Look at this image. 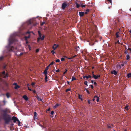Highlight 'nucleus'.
<instances>
[{"label": "nucleus", "mask_w": 131, "mask_h": 131, "mask_svg": "<svg viewBox=\"0 0 131 131\" xmlns=\"http://www.w3.org/2000/svg\"><path fill=\"white\" fill-rule=\"evenodd\" d=\"M2 111L4 113L3 114V119L5 121V123L8 124L12 120L10 116L7 114V111L6 110H3Z\"/></svg>", "instance_id": "obj_1"}, {"label": "nucleus", "mask_w": 131, "mask_h": 131, "mask_svg": "<svg viewBox=\"0 0 131 131\" xmlns=\"http://www.w3.org/2000/svg\"><path fill=\"white\" fill-rule=\"evenodd\" d=\"M16 41V39L14 37L11 38L9 39L8 49L9 51H14L16 49V48H14L13 46H11V44Z\"/></svg>", "instance_id": "obj_2"}, {"label": "nucleus", "mask_w": 131, "mask_h": 131, "mask_svg": "<svg viewBox=\"0 0 131 131\" xmlns=\"http://www.w3.org/2000/svg\"><path fill=\"white\" fill-rule=\"evenodd\" d=\"M68 6V5L65 2H64L62 5V8L63 9H64L66 7Z\"/></svg>", "instance_id": "obj_3"}, {"label": "nucleus", "mask_w": 131, "mask_h": 131, "mask_svg": "<svg viewBox=\"0 0 131 131\" xmlns=\"http://www.w3.org/2000/svg\"><path fill=\"white\" fill-rule=\"evenodd\" d=\"M2 76L4 78H5L7 77H8V75L7 73H5V71H4L2 73Z\"/></svg>", "instance_id": "obj_4"}, {"label": "nucleus", "mask_w": 131, "mask_h": 131, "mask_svg": "<svg viewBox=\"0 0 131 131\" xmlns=\"http://www.w3.org/2000/svg\"><path fill=\"white\" fill-rule=\"evenodd\" d=\"M12 119L14 123H15L16 121H17L19 119L15 116H13L12 117Z\"/></svg>", "instance_id": "obj_5"}, {"label": "nucleus", "mask_w": 131, "mask_h": 131, "mask_svg": "<svg viewBox=\"0 0 131 131\" xmlns=\"http://www.w3.org/2000/svg\"><path fill=\"white\" fill-rule=\"evenodd\" d=\"M59 46L58 45H57L56 44H54L52 47V49L54 50H55Z\"/></svg>", "instance_id": "obj_6"}, {"label": "nucleus", "mask_w": 131, "mask_h": 131, "mask_svg": "<svg viewBox=\"0 0 131 131\" xmlns=\"http://www.w3.org/2000/svg\"><path fill=\"white\" fill-rule=\"evenodd\" d=\"M97 27L96 26H94L93 28L92 31L93 32H94L97 31Z\"/></svg>", "instance_id": "obj_7"}, {"label": "nucleus", "mask_w": 131, "mask_h": 131, "mask_svg": "<svg viewBox=\"0 0 131 131\" xmlns=\"http://www.w3.org/2000/svg\"><path fill=\"white\" fill-rule=\"evenodd\" d=\"M93 78H94L95 79H98L100 77V75H96L94 74H93Z\"/></svg>", "instance_id": "obj_8"}, {"label": "nucleus", "mask_w": 131, "mask_h": 131, "mask_svg": "<svg viewBox=\"0 0 131 131\" xmlns=\"http://www.w3.org/2000/svg\"><path fill=\"white\" fill-rule=\"evenodd\" d=\"M111 73L112 74L116 75L117 73V72L115 70H112L111 71Z\"/></svg>", "instance_id": "obj_9"}, {"label": "nucleus", "mask_w": 131, "mask_h": 131, "mask_svg": "<svg viewBox=\"0 0 131 131\" xmlns=\"http://www.w3.org/2000/svg\"><path fill=\"white\" fill-rule=\"evenodd\" d=\"M34 118L35 119H37V113L36 112H34Z\"/></svg>", "instance_id": "obj_10"}, {"label": "nucleus", "mask_w": 131, "mask_h": 131, "mask_svg": "<svg viewBox=\"0 0 131 131\" xmlns=\"http://www.w3.org/2000/svg\"><path fill=\"white\" fill-rule=\"evenodd\" d=\"M84 14V12H79V15L81 17H83Z\"/></svg>", "instance_id": "obj_11"}, {"label": "nucleus", "mask_w": 131, "mask_h": 131, "mask_svg": "<svg viewBox=\"0 0 131 131\" xmlns=\"http://www.w3.org/2000/svg\"><path fill=\"white\" fill-rule=\"evenodd\" d=\"M91 76L90 75H88V76H83V78L84 79L85 78H86L87 79H88L89 78H91Z\"/></svg>", "instance_id": "obj_12"}, {"label": "nucleus", "mask_w": 131, "mask_h": 131, "mask_svg": "<svg viewBox=\"0 0 131 131\" xmlns=\"http://www.w3.org/2000/svg\"><path fill=\"white\" fill-rule=\"evenodd\" d=\"M23 98L26 101H27L28 100V98L26 95H24L23 96Z\"/></svg>", "instance_id": "obj_13"}, {"label": "nucleus", "mask_w": 131, "mask_h": 131, "mask_svg": "<svg viewBox=\"0 0 131 131\" xmlns=\"http://www.w3.org/2000/svg\"><path fill=\"white\" fill-rule=\"evenodd\" d=\"M94 98H96V101L97 102H98L99 101V97L95 95L94 97Z\"/></svg>", "instance_id": "obj_14"}, {"label": "nucleus", "mask_w": 131, "mask_h": 131, "mask_svg": "<svg viewBox=\"0 0 131 131\" xmlns=\"http://www.w3.org/2000/svg\"><path fill=\"white\" fill-rule=\"evenodd\" d=\"M119 33V32L118 31L115 34V36H116V37L117 38H118L119 37L118 34Z\"/></svg>", "instance_id": "obj_15"}, {"label": "nucleus", "mask_w": 131, "mask_h": 131, "mask_svg": "<svg viewBox=\"0 0 131 131\" xmlns=\"http://www.w3.org/2000/svg\"><path fill=\"white\" fill-rule=\"evenodd\" d=\"M129 107V106L127 105H126L125 107L124 108L126 110H128V107Z\"/></svg>", "instance_id": "obj_16"}, {"label": "nucleus", "mask_w": 131, "mask_h": 131, "mask_svg": "<svg viewBox=\"0 0 131 131\" xmlns=\"http://www.w3.org/2000/svg\"><path fill=\"white\" fill-rule=\"evenodd\" d=\"M82 96L81 95H80V94H79V95H78V97H79V99L81 100H82Z\"/></svg>", "instance_id": "obj_17"}, {"label": "nucleus", "mask_w": 131, "mask_h": 131, "mask_svg": "<svg viewBox=\"0 0 131 131\" xmlns=\"http://www.w3.org/2000/svg\"><path fill=\"white\" fill-rule=\"evenodd\" d=\"M127 77L128 78H129L131 77V73H128L127 74Z\"/></svg>", "instance_id": "obj_18"}, {"label": "nucleus", "mask_w": 131, "mask_h": 131, "mask_svg": "<svg viewBox=\"0 0 131 131\" xmlns=\"http://www.w3.org/2000/svg\"><path fill=\"white\" fill-rule=\"evenodd\" d=\"M45 82H47L48 81L47 77V75H45Z\"/></svg>", "instance_id": "obj_19"}, {"label": "nucleus", "mask_w": 131, "mask_h": 131, "mask_svg": "<svg viewBox=\"0 0 131 131\" xmlns=\"http://www.w3.org/2000/svg\"><path fill=\"white\" fill-rule=\"evenodd\" d=\"M43 73L45 74V75H47V71L46 70H45L43 72Z\"/></svg>", "instance_id": "obj_20"}, {"label": "nucleus", "mask_w": 131, "mask_h": 131, "mask_svg": "<svg viewBox=\"0 0 131 131\" xmlns=\"http://www.w3.org/2000/svg\"><path fill=\"white\" fill-rule=\"evenodd\" d=\"M19 88L20 86L18 85H16L14 87V88L15 89H17Z\"/></svg>", "instance_id": "obj_21"}, {"label": "nucleus", "mask_w": 131, "mask_h": 131, "mask_svg": "<svg viewBox=\"0 0 131 131\" xmlns=\"http://www.w3.org/2000/svg\"><path fill=\"white\" fill-rule=\"evenodd\" d=\"M60 105L58 104H56L54 107V108H56L57 107L59 106Z\"/></svg>", "instance_id": "obj_22"}, {"label": "nucleus", "mask_w": 131, "mask_h": 131, "mask_svg": "<svg viewBox=\"0 0 131 131\" xmlns=\"http://www.w3.org/2000/svg\"><path fill=\"white\" fill-rule=\"evenodd\" d=\"M76 80V78L74 77H72V81Z\"/></svg>", "instance_id": "obj_23"}, {"label": "nucleus", "mask_w": 131, "mask_h": 131, "mask_svg": "<svg viewBox=\"0 0 131 131\" xmlns=\"http://www.w3.org/2000/svg\"><path fill=\"white\" fill-rule=\"evenodd\" d=\"M84 84L85 85H86L88 86V84L87 83V82L86 81H85L84 82Z\"/></svg>", "instance_id": "obj_24"}, {"label": "nucleus", "mask_w": 131, "mask_h": 131, "mask_svg": "<svg viewBox=\"0 0 131 131\" xmlns=\"http://www.w3.org/2000/svg\"><path fill=\"white\" fill-rule=\"evenodd\" d=\"M95 43H93V42H90L89 43L90 45L93 46L94 44Z\"/></svg>", "instance_id": "obj_25"}, {"label": "nucleus", "mask_w": 131, "mask_h": 131, "mask_svg": "<svg viewBox=\"0 0 131 131\" xmlns=\"http://www.w3.org/2000/svg\"><path fill=\"white\" fill-rule=\"evenodd\" d=\"M130 58L129 56V55H127L126 56V59L128 60Z\"/></svg>", "instance_id": "obj_26"}, {"label": "nucleus", "mask_w": 131, "mask_h": 131, "mask_svg": "<svg viewBox=\"0 0 131 131\" xmlns=\"http://www.w3.org/2000/svg\"><path fill=\"white\" fill-rule=\"evenodd\" d=\"M38 35L39 36H41L42 35H41V34L40 31H38Z\"/></svg>", "instance_id": "obj_27"}, {"label": "nucleus", "mask_w": 131, "mask_h": 131, "mask_svg": "<svg viewBox=\"0 0 131 131\" xmlns=\"http://www.w3.org/2000/svg\"><path fill=\"white\" fill-rule=\"evenodd\" d=\"M37 99L39 101H42V100L39 97L37 98Z\"/></svg>", "instance_id": "obj_28"}, {"label": "nucleus", "mask_w": 131, "mask_h": 131, "mask_svg": "<svg viewBox=\"0 0 131 131\" xmlns=\"http://www.w3.org/2000/svg\"><path fill=\"white\" fill-rule=\"evenodd\" d=\"M76 7L77 8H79L80 6V5L78 4L77 3L76 4Z\"/></svg>", "instance_id": "obj_29"}, {"label": "nucleus", "mask_w": 131, "mask_h": 131, "mask_svg": "<svg viewBox=\"0 0 131 131\" xmlns=\"http://www.w3.org/2000/svg\"><path fill=\"white\" fill-rule=\"evenodd\" d=\"M17 122H18V125L19 126H21V125H20V121H19V120H18Z\"/></svg>", "instance_id": "obj_30"}, {"label": "nucleus", "mask_w": 131, "mask_h": 131, "mask_svg": "<svg viewBox=\"0 0 131 131\" xmlns=\"http://www.w3.org/2000/svg\"><path fill=\"white\" fill-rule=\"evenodd\" d=\"M71 91V89H70V88H69V89H66V92H67L69 91Z\"/></svg>", "instance_id": "obj_31"}, {"label": "nucleus", "mask_w": 131, "mask_h": 131, "mask_svg": "<svg viewBox=\"0 0 131 131\" xmlns=\"http://www.w3.org/2000/svg\"><path fill=\"white\" fill-rule=\"evenodd\" d=\"M4 58V57L3 56H1L0 57V60H2Z\"/></svg>", "instance_id": "obj_32"}, {"label": "nucleus", "mask_w": 131, "mask_h": 131, "mask_svg": "<svg viewBox=\"0 0 131 131\" xmlns=\"http://www.w3.org/2000/svg\"><path fill=\"white\" fill-rule=\"evenodd\" d=\"M107 127L108 128H110L111 127V126L108 125H107Z\"/></svg>", "instance_id": "obj_33"}, {"label": "nucleus", "mask_w": 131, "mask_h": 131, "mask_svg": "<svg viewBox=\"0 0 131 131\" xmlns=\"http://www.w3.org/2000/svg\"><path fill=\"white\" fill-rule=\"evenodd\" d=\"M85 6L86 5H81V6L82 7V8H83V7H85Z\"/></svg>", "instance_id": "obj_34"}, {"label": "nucleus", "mask_w": 131, "mask_h": 131, "mask_svg": "<svg viewBox=\"0 0 131 131\" xmlns=\"http://www.w3.org/2000/svg\"><path fill=\"white\" fill-rule=\"evenodd\" d=\"M67 71H68V70H67V69H65V71L63 72V74H64L66 73L67 72Z\"/></svg>", "instance_id": "obj_35"}, {"label": "nucleus", "mask_w": 131, "mask_h": 131, "mask_svg": "<svg viewBox=\"0 0 131 131\" xmlns=\"http://www.w3.org/2000/svg\"><path fill=\"white\" fill-rule=\"evenodd\" d=\"M49 66H48L47 67H46V69H45V70H46L47 71V70H48V68H49Z\"/></svg>", "instance_id": "obj_36"}, {"label": "nucleus", "mask_w": 131, "mask_h": 131, "mask_svg": "<svg viewBox=\"0 0 131 131\" xmlns=\"http://www.w3.org/2000/svg\"><path fill=\"white\" fill-rule=\"evenodd\" d=\"M41 37H42L41 40H43V39L45 38V36L44 35H43Z\"/></svg>", "instance_id": "obj_37"}, {"label": "nucleus", "mask_w": 131, "mask_h": 131, "mask_svg": "<svg viewBox=\"0 0 131 131\" xmlns=\"http://www.w3.org/2000/svg\"><path fill=\"white\" fill-rule=\"evenodd\" d=\"M45 23L44 22H42L41 23V24H40L41 25V26H42L44 24H45Z\"/></svg>", "instance_id": "obj_38"}, {"label": "nucleus", "mask_w": 131, "mask_h": 131, "mask_svg": "<svg viewBox=\"0 0 131 131\" xmlns=\"http://www.w3.org/2000/svg\"><path fill=\"white\" fill-rule=\"evenodd\" d=\"M54 63L53 62H52L49 65V66H50V65H53Z\"/></svg>", "instance_id": "obj_39"}, {"label": "nucleus", "mask_w": 131, "mask_h": 131, "mask_svg": "<svg viewBox=\"0 0 131 131\" xmlns=\"http://www.w3.org/2000/svg\"><path fill=\"white\" fill-rule=\"evenodd\" d=\"M60 61V60L59 59H57L56 60V62H59Z\"/></svg>", "instance_id": "obj_40"}, {"label": "nucleus", "mask_w": 131, "mask_h": 131, "mask_svg": "<svg viewBox=\"0 0 131 131\" xmlns=\"http://www.w3.org/2000/svg\"><path fill=\"white\" fill-rule=\"evenodd\" d=\"M51 52L52 53V54H53L55 53V52L54 50H52L51 51Z\"/></svg>", "instance_id": "obj_41"}, {"label": "nucleus", "mask_w": 131, "mask_h": 131, "mask_svg": "<svg viewBox=\"0 0 131 131\" xmlns=\"http://www.w3.org/2000/svg\"><path fill=\"white\" fill-rule=\"evenodd\" d=\"M6 96L8 98L9 97V95L8 93L6 94Z\"/></svg>", "instance_id": "obj_42"}, {"label": "nucleus", "mask_w": 131, "mask_h": 131, "mask_svg": "<svg viewBox=\"0 0 131 131\" xmlns=\"http://www.w3.org/2000/svg\"><path fill=\"white\" fill-rule=\"evenodd\" d=\"M86 91L88 93L90 94V93L89 91L87 90V89H86Z\"/></svg>", "instance_id": "obj_43"}, {"label": "nucleus", "mask_w": 131, "mask_h": 131, "mask_svg": "<svg viewBox=\"0 0 131 131\" xmlns=\"http://www.w3.org/2000/svg\"><path fill=\"white\" fill-rule=\"evenodd\" d=\"M54 113V112L53 111H51V114L52 115Z\"/></svg>", "instance_id": "obj_44"}, {"label": "nucleus", "mask_w": 131, "mask_h": 131, "mask_svg": "<svg viewBox=\"0 0 131 131\" xmlns=\"http://www.w3.org/2000/svg\"><path fill=\"white\" fill-rule=\"evenodd\" d=\"M88 103L89 104H90L91 103V102H90V101H91V100H88Z\"/></svg>", "instance_id": "obj_45"}, {"label": "nucleus", "mask_w": 131, "mask_h": 131, "mask_svg": "<svg viewBox=\"0 0 131 131\" xmlns=\"http://www.w3.org/2000/svg\"><path fill=\"white\" fill-rule=\"evenodd\" d=\"M40 39L39 38H38L37 39V42H39V41Z\"/></svg>", "instance_id": "obj_46"}, {"label": "nucleus", "mask_w": 131, "mask_h": 131, "mask_svg": "<svg viewBox=\"0 0 131 131\" xmlns=\"http://www.w3.org/2000/svg\"><path fill=\"white\" fill-rule=\"evenodd\" d=\"M35 84V83L34 82H32L31 83V85L32 86H33Z\"/></svg>", "instance_id": "obj_47"}, {"label": "nucleus", "mask_w": 131, "mask_h": 131, "mask_svg": "<svg viewBox=\"0 0 131 131\" xmlns=\"http://www.w3.org/2000/svg\"><path fill=\"white\" fill-rule=\"evenodd\" d=\"M23 54V53H20L19 54V55H18V56H20L21 55H22Z\"/></svg>", "instance_id": "obj_48"}, {"label": "nucleus", "mask_w": 131, "mask_h": 131, "mask_svg": "<svg viewBox=\"0 0 131 131\" xmlns=\"http://www.w3.org/2000/svg\"><path fill=\"white\" fill-rule=\"evenodd\" d=\"M61 60L62 61H63L65 60V59L63 58H62L61 59Z\"/></svg>", "instance_id": "obj_49"}, {"label": "nucleus", "mask_w": 131, "mask_h": 131, "mask_svg": "<svg viewBox=\"0 0 131 131\" xmlns=\"http://www.w3.org/2000/svg\"><path fill=\"white\" fill-rule=\"evenodd\" d=\"M94 85H97V83H96V82H94Z\"/></svg>", "instance_id": "obj_50"}, {"label": "nucleus", "mask_w": 131, "mask_h": 131, "mask_svg": "<svg viewBox=\"0 0 131 131\" xmlns=\"http://www.w3.org/2000/svg\"><path fill=\"white\" fill-rule=\"evenodd\" d=\"M90 86L92 89H93L94 87L92 85H91Z\"/></svg>", "instance_id": "obj_51"}, {"label": "nucleus", "mask_w": 131, "mask_h": 131, "mask_svg": "<svg viewBox=\"0 0 131 131\" xmlns=\"http://www.w3.org/2000/svg\"><path fill=\"white\" fill-rule=\"evenodd\" d=\"M110 3L112 4V1L111 0H107Z\"/></svg>", "instance_id": "obj_52"}, {"label": "nucleus", "mask_w": 131, "mask_h": 131, "mask_svg": "<svg viewBox=\"0 0 131 131\" xmlns=\"http://www.w3.org/2000/svg\"><path fill=\"white\" fill-rule=\"evenodd\" d=\"M79 48V47L78 46L76 48H75V49H76V50H78L77 49H78Z\"/></svg>", "instance_id": "obj_53"}, {"label": "nucleus", "mask_w": 131, "mask_h": 131, "mask_svg": "<svg viewBox=\"0 0 131 131\" xmlns=\"http://www.w3.org/2000/svg\"><path fill=\"white\" fill-rule=\"evenodd\" d=\"M28 90H29L30 91H31L32 90L31 89H30L29 87H28Z\"/></svg>", "instance_id": "obj_54"}, {"label": "nucleus", "mask_w": 131, "mask_h": 131, "mask_svg": "<svg viewBox=\"0 0 131 131\" xmlns=\"http://www.w3.org/2000/svg\"><path fill=\"white\" fill-rule=\"evenodd\" d=\"M39 50L38 49H37L36 50V52H39Z\"/></svg>", "instance_id": "obj_55"}, {"label": "nucleus", "mask_w": 131, "mask_h": 131, "mask_svg": "<svg viewBox=\"0 0 131 131\" xmlns=\"http://www.w3.org/2000/svg\"><path fill=\"white\" fill-rule=\"evenodd\" d=\"M60 71V70H59V69H58L57 70H56V72H59Z\"/></svg>", "instance_id": "obj_56"}, {"label": "nucleus", "mask_w": 131, "mask_h": 131, "mask_svg": "<svg viewBox=\"0 0 131 131\" xmlns=\"http://www.w3.org/2000/svg\"><path fill=\"white\" fill-rule=\"evenodd\" d=\"M6 68V66H3V69H5Z\"/></svg>", "instance_id": "obj_57"}, {"label": "nucleus", "mask_w": 131, "mask_h": 131, "mask_svg": "<svg viewBox=\"0 0 131 131\" xmlns=\"http://www.w3.org/2000/svg\"><path fill=\"white\" fill-rule=\"evenodd\" d=\"M128 50H129L130 51V53H131V48H128Z\"/></svg>", "instance_id": "obj_58"}, {"label": "nucleus", "mask_w": 131, "mask_h": 131, "mask_svg": "<svg viewBox=\"0 0 131 131\" xmlns=\"http://www.w3.org/2000/svg\"><path fill=\"white\" fill-rule=\"evenodd\" d=\"M33 92L34 93H36V91L35 90H32Z\"/></svg>", "instance_id": "obj_59"}, {"label": "nucleus", "mask_w": 131, "mask_h": 131, "mask_svg": "<svg viewBox=\"0 0 131 131\" xmlns=\"http://www.w3.org/2000/svg\"><path fill=\"white\" fill-rule=\"evenodd\" d=\"M3 102L4 103V105H5V103H6V102L5 101H3Z\"/></svg>", "instance_id": "obj_60"}, {"label": "nucleus", "mask_w": 131, "mask_h": 131, "mask_svg": "<svg viewBox=\"0 0 131 131\" xmlns=\"http://www.w3.org/2000/svg\"><path fill=\"white\" fill-rule=\"evenodd\" d=\"M124 66V63H123L121 64V66L123 67Z\"/></svg>", "instance_id": "obj_61"}, {"label": "nucleus", "mask_w": 131, "mask_h": 131, "mask_svg": "<svg viewBox=\"0 0 131 131\" xmlns=\"http://www.w3.org/2000/svg\"><path fill=\"white\" fill-rule=\"evenodd\" d=\"M95 98H93V99H92V101H94L95 100Z\"/></svg>", "instance_id": "obj_62"}, {"label": "nucleus", "mask_w": 131, "mask_h": 131, "mask_svg": "<svg viewBox=\"0 0 131 131\" xmlns=\"http://www.w3.org/2000/svg\"><path fill=\"white\" fill-rule=\"evenodd\" d=\"M89 11L90 10L89 9H87L86 10V11L87 12H89Z\"/></svg>", "instance_id": "obj_63"}, {"label": "nucleus", "mask_w": 131, "mask_h": 131, "mask_svg": "<svg viewBox=\"0 0 131 131\" xmlns=\"http://www.w3.org/2000/svg\"><path fill=\"white\" fill-rule=\"evenodd\" d=\"M13 85H15V86L17 85V83H15L13 84Z\"/></svg>", "instance_id": "obj_64"}]
</instances>
